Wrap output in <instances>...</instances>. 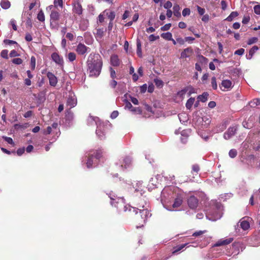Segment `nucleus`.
Masks as SVG:
<instances>
[{"instance_id": "f257e3e1", "label": "nucleus", "mask_w": 260, "mask_h": 260, "mask_svg": "<svg viewBox=\"0 0 260 260\" xmlns=\"http://www.w3.org/2000/svg\"><path fill=\"white\" fill-rule=\"evenodd\" d=\"M102 65V58L99 54H95L93 56L90 55L87 60L89 76L98 77L101 73Z\"/></svg>"}, {"instance_id": "f03ea898", "label": "nucleus", "mask_w": 260, "mask_h": 260, "mask_svg": "<svg viewBox=\"0 0 260 260\" xmlns=\"http://www.w3.org/2000/svg\"><path fill=\"white\" fill-rule=\"evenodd\" d=\"M148 205L146 201L142 203H139L138 205V208L137 209L140 211L141 219H143V223H145L148 218L151 216V214L148 210Z\"/></svg>"}, {"instance_id": "7ed1b4c3", "label": "nucleus", "mask_w": 260, "mask_h": 260, "mask_svg": "<svg viewBox=\"0 0 260 260\" xmlns=\"http://www.w3.org/2000/svg\"><path fill=\"white\" fill-rule=\"evenodd\" d=\"M132 164V159L129 157L126 156L119 159L116 162L117 169L120 171H123L124 169L129 167Z\"/></svg>"}, {"instance_id": "20e7f679", "label": "nucleus", "mask_w": 260, "mask_h": 260, "mask_svg": "<svg viewBox=\"0 0 260 260\" xmlns=\"http://www.w3.org/2000/svg\"><path fill=\"white\" fill-rule=\"evenodd\" d=\"M109 197L112 200L111 202V205H114L117 208H119L120 207H123V210L124 211L127 210L126 207L124 206V199L123 198H116L115 199V196L109 195Z\"/></svg>"}, {"instance_id": "39448f33", "label": "nucleus", "mask_w": 260, "mask_h": 260, "mask_svg": "<svg viewBox=\"0 0 260 260\" xmlns=\"http://www.w3.org/2000/svg\"><path fill=\"white\" fill-rule=\"evenodd\" d=\"M77 104V98L75 93L72 91H70L67 98V106L70 107V109L76 106Z\"/></svg>"}, {"instance_id": "423d86ee", "label": "nucleus", "mask_w": 260, "mask_h": 260, "mask_svg": "<svg viewBox=\"0 0 260 260\" xmlns=\"http://www.w3.org/2000/svg\"><path fill=\"white\" fill-rule=\"evenodd\" d=\"M144 188L145 187L142 185V182L141 181H138L133 186L134 190H132V191H134L136 196H142L144 193Z\"/></svg>"}, {"instance_id": "0eeeda50", "label": "nucleus", "mask_w": 260, "mask_h": 260, "mask_svg": "<svg viewBox=\"0 0 260 260\" xmlns=\"http://www.w3.org/2000/svg\"><path fill=\"white\" fill-rule=\"evenodd\" d=\"M176 189L175 187L172 186L165 187L161 191L162 199H165L170 197L172 198L173 192Z\"/></svg>"}, {"instance_id": "6e6552de", "label": "nucleus", "mask_w": 260, "mask_h": 260, "mask_svg": "<svg viewBox=\"0 0 260 260\" xmlns=\"http://www.w3.org/2000/svg\"><path fill=\"white\" fill-rule=\"evenodd\" d=\"M221 216L222 212L219 209H218L213 213L209 212L206 215L207 218L211 221H216L220 219Z\"/></svg>"}, {"instance_id": "1a4fd4ad", "label": "nucleus", "mask_w": 260, "mask_h": 260, "mask_svg": "<svg viewBox=\"0 0 260 260\" xmlns=\"http://www.w3.org/2000/svg\"><path fill=\"white\" fill-rule=\"evenodd\" d=\"M106 128V127L105 125L102 123H100L97 126L96 134L100 139H103L105 138Z\"/></svg>"}, {"instance_id": "9d476101", "label": "nucleus", "mask_w": 260, "mask_h": 260, "mask_svg": "<svg viewBox=\"0 0 260 260\" xmlns=\"http://www.w3.org/2000/svg\"><path fill=\"white\" fill-rule=\"evenodd\" d=\"M237 130V127L236 126H230L224 133L223 138L225 140H229L236 134Z\"/></svg>"}, {"instance_id": "9b49d317", "label": "nucleus", "mask_w": 260, "mask_h": 260, "mask_svg": "<svg viewBox=\"0 0 260 260\" xmlns=\"http://www.w3.org/2000/svg\"><path fill=\"white\" fill-rule=\"evenodd\" d=\"M47 76L49 79V84L51 86H55L58 82L56 77L51 72H48L47 74Z\"/></svg>"}, {"instance_id": "f8f14e48", "label": "nucleus", "mask_w": 260, "mask_h": 260, "mask_svg": "<svg viewBox=\"0 0 260 260\" xmlns=\"http://www.w3.org/2000/svg\"><path fill=\"white\" fill-rule=\"evenodd\" d=\"M188 206L190 208L194 209L196 208L198 205V200L194 196H191L187 201Z\"/></svg>"}, {"instance_id": "ddd939ff", "label": "nucleus", "mask_w": 260, "mask_h": 260, "mask_svg": "<svg viewBox=\"0 0 260 260\" xmlns=\"http://www.w3.org/2000/svg\"><path fill=\"white\" fill-rule=\"evenodd\" d=\"M89 48L86 47L85 45L79 43L77 46L76 51L80 55H83L88 51Z\"/></svg>"}, {"instance_id": "4468645a", "label": "nucleus", "mask_w": 260, "mask_h": 260, "mask_svg": "<svg viewBox=\"0 0 260 260\" xmlns=\"http://www.w3.org/2000/svg\"><path fill=\"white\" fill-rule=\"evenodd\" d=\"M52 60L57 64L59 66H63V59L62 57L60 56L59 54L56 52H54L51 55Z\"/></svg>"}, {"instance_id": "2eb2a0df", "label": "nucleus", "mask_w": 260, "mask_h": 260, "mask_svg": "<svg viewBox=\"0 0 260 260\" xmlns=\"http://www.w3.org/2000/svg\"><path fill=\"white\" fill-rule=\"evenodd\" d=\"M73 13L80 15L82 14L83 9L81 5L79 2H75L73 4Z\"/></svg>"}, {"instance_id": "dca6fc26", "label": "nucleus", "mask_w": 260, "mask_h": 260, "mask_svg": "<svg viewBox=\"0 0 260 260\" xmlns=\"http://www.w3.org/2000/svg\"><path fill=\"white\" fill-rule=\"evenodd\" d=\"M221 86L224 88L223 89H222V90H229L233 87V84L231 80H224L221 82Z\"/></svg>"}, {"instance_id": "f3484780", "label": "nucleus", "mask_w": 260, "mask_h": 260, "mask_svg": "<svg viewBox=\"0 0 260 260\" xmlns=\"http://www.w3.org/2000/svg\"><path fill=\"white\" fill-rule=\"evenodd\" d=\"M233 241V238H230L226 239H220L214 244V246L217 247L228 245L231 243Z\"/></svg>"}, {"instance_id": "a211bd4d", "label": "nucleus", "mask_w": 260, "mask_h": 260, "mask_svg": "<svg viewBox=\"0 0 260 260\" xmlns=\"http://www.w3.org/2000/svg\"><path fill=\"white\" fill-rule=\"evenodd\" d=\"M87 123L89 125L95 124L98 126L101 122L98 117L90 116L87 119Z\"/></svg>"}, {"instance_id": "6ab92c4d", "label": "nucleus", "mask_w": 260, "mask_h": 260, "mask_svg": "<svg viewBox=\"0 0 260 260\" xmlns=\"http://www.w3.org/2000/svg\"><path fill=\"white\" fill-rule=\"evenodd\" d=\"M50 16V21H51V23L52 22H55L59 18V12L56 10H52L51 11Z\"/></svg>"}, {"instance_id": "aec40b11", "label": "nucleus", "mask_w": 260, "mask_h": 260, "mask_svg": "<svg viewBox=\"0 0 260 260\" xmlns=\"http://www.w3.org/2000/svg\"><path fill=\"white\" fill-rule=\"evenodd\" d=\"M192 53L193 50L190 47L185 48L181 53V58H184L188 57Z\"/></svg>"}, {"instance_id": "412c9836", "label": "nucleus", "mask_w": 260, "mask_h": 260, "mask_svg": "<svg viewBox=\"0 0 260 260\" xmlns=\"http://www.w3.org/2000/svg\"><path fill=\"white\" fill-rule=\"evenodd\" d=\"M93 153H89L88 154V160L86 162L87 168L88 169L92 168L94 165L96 164V162H93Z\"/></svg>"}, {"instance_id": "4be33fe9", "label": "nucleus", "mask_w": 260, "mask_h": 260, "mask_svg": "<svg viewBox=\"0 0 260 260\" xmlns=\"http://www.w3.org/2000/svg\"><path fill=\"white\" fill-rule=\"evenodd\" d=\"M120 61L117 55L114 54L111 56V63L112 66L117 67L120 64Z\"/></svg>"}, {"instance_id": "5701e85b", "label": "nucleus", "mask_w": 260, "mask_h": 260, "mask_svg": "<svg viewBox=\"0 0 260 260\" xmlns=\"http://www.w3.org/2000/svg\"><path fill=\"white\" fill-rule=\"evenodd\" d=\"M199 59L200 62L196 63L195 68L197 71L201 72L202 63L203 62H206L207 59L205 57L201 56V57H199Z\"/></svg>"}, {"instance_id": "b1692460", "label": "nucleus", "mask_w": 260, "mask_h": 260, "mask_svg": "<svg viewBox=\"0 0 260 260\" xmlns=\"http://www.w3.org/2000/svg\"><path fill=\"white\" fill-rule=\"evenodd\" d=\"M88 26V21L87 19H82L79 23V27L82 30H85Z\"/></svg>"}, {"instance_id": "393cba45", "label": "nucleus", "mask_w": 260, "mask_h": 260, "mask_svg": "<svg viewBox=\"0 0 260 260\" xmlns=\"http://www.w3.org/2000/svg\"><path fill=\"white\" fill-rule=\"evenodd\" d=\"M237 228L240 226L243 230H246L249 228L250 225L248 221L245 220H242L240 222V224L239 223L237 225Z\"/></svg>"}, {"instance_id": "a878e982", "label": "nucleus", "mask_w": 260, "mask_h": 260, "mask_svg": "<svg viewBox=\"0 0 260 260\" xmlns=\"http://www.w3.org/2000/svg\"><path fill=\"white\" fill-rule=\"evenodd\" d=\"M258 49V48L257 46H253L250 50H249V54L248 55H246V58L248 59H250L253 55L254 54V53Z\"/></svg>"}, {"instance_id": "bb28decb", "label": "nucleus", "mask_w": 260, "mask_h": 260, "mask_svg": "<svg viewBox=\"0 0 260 260\" xmlns=\"http://www.w3.org/2000/svg\"><path fill=\"white\" fill-rule=\"evenodd\" d=\"M1 6L4 9H8L10 7L11 4L8 0H2Z\"/></svg>"}, {"instance_id": "cd10ccee", "label": "nucleus", "mask_w": 260, "mask_h": 260, "mask_svg": "<svg viewBox=\"0 0 260 260\" xmlns=\"http://www.w3.org/2000/svg\"><path fill=\"white\" fill-rule=\"evenodd\" d=\"M209 94L207 92H204L202 95L198 96V100L202 102H205L208 100Z\"/></svg>"}, {"instance_id": "c85d7f7f", "label": "nucleus", "mask_w": 260, "mask_h": 260, "mask_svg": "<svg viewBox=\"0 0 260 260\" xmlns=\"http://www.w3.org/2000/svg\"><path fill=\"white\" fill-rule=\"evenodd\" d=\"M89 153H93V157L99 159L102 156L103 151L101 150H98L95 151H91Z\"/></svg>"}, {"instance_id": "c756f323", "label": "nucleus", "mask_w": 260, "mask_h": 260, "mask_svg": "<svg viewBox=\"0 0 260 260\" xmlns=\"http://www.w3.org/2000/svg\"><path fill=\"white\" fill-rule=\"evenodd\" d=\"M182 203V199L181 197H178L175 199L174 204H173V208H177L179 207Z\"/></svg>"}, {"instance_id": "7c9ffc66", "label": "nucleus", "mask_w": 260, "mask_h": 260, "mask_svg": "<svg viewBox=\"0 0 260 260\" xmlns=\"http://www.w3.org/2000/svg\"><path fill=\"white\" fill-rule=\"evenodd\" d=\"M180 11V7L178 5H175L173 7V13L174 15L177 17L181 16Z\"/></svg>"}, {"instance_id": "2f4dec72", "label": "nucleus", "mask_w": 260, "mask_h": 260, "mask_svg": "<svg viewBox=\"0 0 260 260\" xmlns=\"http://www.w3.org/2000/svg\"><path fill=\"white\" fill-rule=\"evenodd\" d=\"M194 101L195 99L193 98H190L187 100L186 103V107L187 109H191L193 104L194 103Z\"/></svg>"}, {"instance_id": "473e14b6", "label": "nucleus", "mask_w": 260, "mask_h": 260, "mask_svg": "<svg viewBox=\"0 0 260 260\" xmlns=\"http://www.w3.org/2000/svg\"><path fill=\"white\" fill-rule=\"evenodd\" d=\"M161 37L165 39V40H172V35L171 32H165V33H162L161 35Z\"/></svg>"}, {"instance_id": "72a5a7b5", "label": "nucleus", "mask_w": 260, "mask_h": 260, "mask_svg": "<svg viewBox=\"0 0 260 260\" xmlns=\"http://www.w3.org/2000/svg\"><path fill=\"white\" fill-rule=\"evenodd\" d=\"M238 15V13L237 12H232L230 15L226 18V20L228 21H232L233 19L236 17Z\"/></svg>"}, {"instance_id": "f704fd0d", "label": "nucleus", "mask_w": 260, "mask_h": 260, "mask_svg": "<svg viewBox=\"0 0 260 260\" xmlns=\"http://www.w3.org/2000/svg\"><path fill=\"white\" fill-rule=\"evenodd\" d=\"M226 127V125L224 123H222L221 125L217 126L214 130L215 133H220L223 131Z\"/></svg>"}, {"instance_id": "c9c22d12", "label": "nucleus", "mask_w": 260, "mask_h": 260, "mask_svg": "<svg viewBox=\"0 0 260 260\" xmlns=\"http://www.w3.org/2000/svg\"><path fill=\"white\" fill-rule=\"evenodd\" d=\"M260 105V100L258 99H254L249 103V105L251 107H255Z\"/></svg>"}, {"instance_id": "e433bc0d", "label": "nucleus", "mask_w": 260, "mask_h": 260, "mask_svg": "<svg viewBox=\"0 0 260 260\" xmlns=\"http://www.w3.org/2000/svg\"><path fill=\"white\" fill-rule=\"evenodd\" d=\"M188 96H189L192 93L196 92V90L191 86H188L186 87Z\"/></svg>"}, {"instance_id": "4c0bfd02", "label": "nucleus", "mask_w": 260, "mask_h": 260, "mask_svg": "<svg viewBox=\"0 0 260 260\" xmlns=\"http://www.w3.org/2000/svg\"><path fill=\"white\" fill-rule=\"evenodd\" d=\"M68 58L70 61L72 62L76 59V55L73 52H70L68 55Z\"/></svg>"}, {"instance_id": "58836bf2", "label": "nucleus", "mask_w": 260, "mask_h": 260, "mask_svg": "<svg viewBox=\"0 0 260 260\" xmlns=\"http://www.w3.org/2000/svg\"><path fill=\"white\" fill-rule=\"evenodd\" d=\"M187 93V91L186 89V87L178 91L177 93V95L181 99L184 98L185 94Z\"/></svg>"}, {"instance_id": "ea45409f", "label": "nucleus", "mask_w": 260, "mask_h": 260, "mask_svg": "<svg viewBox=\"0 0 260 260\" xmlns=\"http://www.w3.org/2000/svg\"><path fill=\"white\" fill-rule=\"evenodd\" d=\"M137 54L139 56L141 57L142 56V51H141V44L140 41H137Z\"/></svg>"}, {"instance_id": "a19ab883", "label": "nucleus", "mask_w": 260, "mask_h": 260, "mask_svg": "<svg viewBox=\"0 0 260 260\" xmlns=\"http://www.w3.org/2000/svg\"><path fill=\"white\" fill-rule=\"evenodd\" d=\"M66 117L69 120H72L74 118L73 113L69 110L66 112Z\"/></svg>"}, {"instance_id": "79ce46f5", "label": "nucleus", "mask_w": 260, "mask_h": 260, "mask_svg": "<svg viewBox=\"0 0 260 260\" xmlns=\"http://www.w3.org/2000/svg\"><path fill=\"white\" fill-rule=\"evenodd\" d=\"M104 34V30L103 28H98L96 30V36L97 37L102 38Z\"/></svg>"}, {"instance_id": "37998d69", "label": "nucleus", "mask_w": 260, "mask_h": 260, "mask_svg": "<svg viewBox=\"0 0 260 260\" xmlns=\"http://www.w3.org/2000/svg\"><path fill=\"white\" fill-rule=\"evenodd\" d=\"M30 68L31 70H34L36 67V58L34 56H31L30 58Z\"/></svg>"}, {"instance_id": "c03bdc74", "label": "nucleus", "mask_w": 260, "mask_h": 260, "mask_svg": "<svg viewBox=\"0 0 260 260\" xmlns=\"http://www.w3.org/2000/svg\"><path fill=\"white\" fill-rule=\"evenodd\" d=\"M37 18L39 20H40V21H42V22H43L45 20V16H44V13L42 12V11H41L40 12H39V13H38V16H37Z\"/></svg>"}, {"instance_id": "a18cd8bd", "label": "nucleus", "mask_w": 260, "mask_h": 260, "mask_svg": "<svg viewBox=\"0 0 260 260\" xmlns=\"http://www.w3.org/2000/svg\"><path fill=\"white\" fill-rule=\"evenodd\" d=\"M229 154L231 158H234L237 154V150L236 149H232L230 150Z\"/></svg>"}, {"instance_id": "49530a36", "label": "nucleus", "mask_w": 260, "mask_h": 260, "mask_svg": "<svg viewBox=\"0 0 260 260\" xmlns=\"http://www.w3.org/2000/svg\"><path fill=\"white\" fill-rule=\"evenodd\" d=\"M54 5L55 7H57V6H59L60 8H62V5H63L62 0H54Z\"/></svg>"}, {"instance_id": "de8ad7c7", "label": "nucleus", "mask_w": 260, "mask_h": 260, "mask_svg": "<svg viewBox=\"0 0 260 260\" xmlns=\"http://www.w3.org/2000/svg\"><path fill=\"white\" fill-rule=\"evenodd\" d=\"M154 81V83H155V85L158 87H162V86H163V82L161 80L158 79H155Z\"/></svg>"}, {"instance_id": "09e8293b", "label": "nucleus", "mask_w": 260, "mask_h": 260, "mask_svg": "<svg viewBox=\"0 0 260 260\" xmlns=\"http://www.w3.org/2000/svg\"><path fill=\"white\" fill-rule=\"evenodd\" d=\"M211 84L214 89H217V85L216 83V78L215 77H213L211 78Z\"/></svg>"}, {"instance_id": "8fccbe9b", "label": "nucleus", "mask_w": 260, "mask_h": 260, "mask_svg": "<svg viewBox=\"0 0 260 260\" xmlns=\"http://www.w3.org/2000/svg\"><path fill=\"white\" fill-rule=\"evenodd\" d=\"M8 51L7 50H3L1 52V55L3 58L8 59Z\"/></svg>"}, {"instance_id": "3c124183", "label": "nucleus", "mask_w": 260, "mask_h": 260, "mask_svg": "<svg viewBox=\"0 0 260 260\" xmlns=\"http://www.w3.org/2000/svg\"><path fill=\"white\" fill-rule=\"evenodd\" d=\"M12 62L16 64H20L22 63V60L20 58H15L12 60Z\"/></svg>"}, {"instance_id": "603ef678", "label": "nucleus", "mask_w": 260, "mask_h": 260, "mask_svg": "<svg viewBox=\"0 0 260 260\" xmlns=\"http://www.w3.org/2000/svg\"><path fill=\"white\" fill-rule=\"evenodd\" d=\"M188 244V243H186V244H182L181 245H179L176 249H175L173 252V253H176L177 252L182 250L183 248H184Z\"/></svg>"}, {"instance_id": "864d4df0", "label": "nucleus", "mask_w": 260, "mask_h": 260, "mask_svg": "<svg viewBox=\"0 0 260 260\" xmlns=\"http://www.w3.org/2000/svg\"><path fill=\"white\" fill-rule=\"evenodd\" d=\"M3 138L8 144H13L14 143L13 139L11 138L6 136H4Z\"/></svg>"}, {"instance_id": "5fc2aeb1", "label": "nucleus", "mask_w": 260, "mask_h": 260, "mask_svg": "<svg viewBox=\"0 0 260 260\" xmlns=\"http://www.w3.org/2000/svg\"><path fill=\"white\" fill-rule=\"evenodd\" d=\"M258 41V39L256 37H253L250 38L247 43L248 45H251L253 43H256Z\"/></svg>"}, {"instance_id": "6e6d98bb", "label": "nucleus", "mask_w": 260, "mask_h": 260, "mask_svg": "<svg viewBox=\"0 0 260 260\" xmlns=\"http://www.w3.org/2000/svg\"><path fill=\"white\" fill-rule=\"evenodd\" d=\"M206 232V231H205V230L197 231V232H194L192 234V236H194V237L200 236L202 235V234L205 233Z\"/></svg>"}, {"instance_id": "4d7b16f0", "label": "nucleus", "mask_w": 260, "mask_h": 260, "mask_svg": "<svg viewBox=\"0 0 260 260\" xmlns=\"http://www.w3.org/2000/svg\"><path fill=\"white\" fill-rule=\"evenodd\" d=\"M171 26V23H168L165 24L164 26H162L161 27V30L162 31H166L169 30L170 28V27Z\"/></svg>"}, {"instance_id": "13d9d810", "label": "nucleus", "mask_w": 260, "mask_h": 260, "mask_svg": "<svg viewBox=\"0 0 260 260\" xmlns=\"http://www.w3.org/2000/svg\"><path fill=\"white\" fill-rule=\"evenodd\" d=\"M172 7V4L170 1H167L164 5V7L168 10Z\"/></svg>"}, {"instance_id": "bf43d9fd", "label": "nucleus", "mask_w": 260, "mask_h": 260, "mask_svg": "<svg viewBox=\"0 0 260 260\" xmlns=\"http://www.w3.org/2000/svg\"><path fill=\"white\" fill-rule=\"evenodd\" d=\"M190 11L189 8H185L182 11V15L183 16H186L190 14Z\"/></svg>"}, {"instance_id": "052dcab7", "label": "nucleus", "mask_w": 260, "mask_h": 260, "mask_svg": "<svg viewBox=\"0 0 260 260\" xmlns=\"http://www.w3.org/2000/svg\"><path fill=\"white\" fill-rule=\"evenodd\" d=\"M108 17L110 19V21H112L115 17V13L114 12H110L108 14Z\"/></svg>"}, {"instance_id": "680f3d73", "label": "nucleus", "mask_w": 260, "mask_h": 260, "mask_svg": "<svg viewBox=\"0 0 260 260\" xmlns=\"http://www.w3.org/2000/svg\"><path fill=\"white\" fill-rule=\"evenodd\" d=\"M53 129H52V127L48 126L47 129L44 132V135H49L52 133Z\"/></svg>"}, {"instance_id": "e2e57ef3", "label": "nucleus", "mask_w": 260, "mask_h": 260, "mask_svg": "<svg viewBox=\"0 0 260 260\" xmlns=\"http://www.w3.org/2000/svg\"><path fill=\"white\" fill-rule=\"evenodd\" d=\"M10 56L11 57H14L19 56V54L15 50H13L10 52Z\"/></svg>"}, {"instance_id": "0e129e2a", "label": "nucleus", "mask_w": 260, "mask_h": 260, "mask_svg": "<svg viewBox=\"0 0 260 260\" xmlns=\"http://www.w3.org/2000/svg\"><path fill=\"white\" fill-rule=\"evenodd\" d=\"M148 39L150 42H153L159 39V36H155L153 35H151L149 36Z\"/></svg>"}, {"instance_id": "69168bd1", "label": "nucleus", "mask_w": 260, "mask_h": 260, "mask_svg": "<svg viewBox=\"0 0 260 260\" xmlns=\"http://www.w3.org/2000/svg\"><path fill=\"white\" fill-rule=\"evenodd\" d=\"M130 16V12L128 10L125 11L122 15V19L125 20Z\"/></svg>"}, {"instance_id": "338daca9", "label": "nucleus", "mask_w": 260, "mask_h": 260, "mask_svg": "<svg viewBox=\"0 0 260 260\" xmlns=\"http://www.w3.org/2000/svg\"><path fill=\"white\" fill-rule=\"evenodd\" d=\"M244 49L243 48L239 49L235 52V54L242 55L244 53Z\"/></svg>"}, {"instance_id": "774afa93", "label": "nucleus", "mask_w": 260, "mask_h": 260, "mask_svg": "<svg viewBox=\"0 0 260 260\" xmlns=\"http://www.w3.org/2000/svg\"><path fill=\"white\" fill-rule=\"evenodd\" d=\"M254 12L257 14H260V5H256L254 7Z\"/></svg>"}]
</instances>
